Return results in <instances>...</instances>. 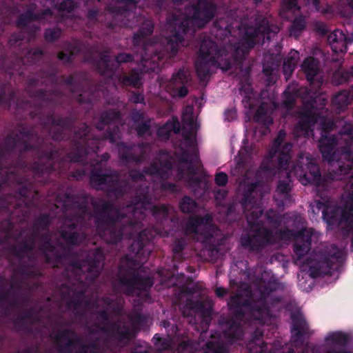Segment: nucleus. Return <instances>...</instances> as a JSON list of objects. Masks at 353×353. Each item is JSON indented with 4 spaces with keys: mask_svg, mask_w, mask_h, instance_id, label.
Segmentation results:
<instances>
[{
    "mask_svg": "<svg viewBox=\"0 0 353 353\" xmlns=\"http://www.w3.org/2000/svg\"><path fill=\"white\" fill-rule=\"evenodd\" d=\"M150 186L139 185L135 190L134 195L131 198L128 205L133 210L132 216L123 213L112 202L110 201H95L87 194L68 195L67 204L65 205L75 213V222L68 224L66 228L60 232V236L66 243L67 249H63L68 253V247L79 245L82 243L85 235L77 231V226L86 228L87 221L90 220L91 213L89 204L93 208L94 224L99 235L108 243L115 245L120 242L123 236L133 239L136 236L130 250L134 254V258L125 255L121 260L122 264L119 268V281L126 287V294L134 295L136 291L146 292L145 297L150 298L149 291L154 285L152 276H142L138 271L137 260L143 261L150 252L146 248V244L152 239L150 231L143 229V221L145 219L143 210L145 205L150 204L152 196L150 194Z\"/></svg>",
    "mask_w": 353,
    "mask_h": 353,
    "instance_id": "1",
    "label": "nucleus"
},
{
    "mask_svg": "<svg viewBox=\"0 0 353 353\" xmlns=\"http://www.w3.org/2000/svg\"><path fill=\"white\" fill-rule=\"evenodd\" d=\"M32 119L37 118L41 123L42 129L39 134V140L42 143L43 150H52L53 155L50 159L40 157L37 150H33L37 160L28 165V172L31 174L32 178L27 176L25 178L31 185H27L30 189L32 188L37 191V196L30 194L28 196H21L23 199L16 201L13 204V208L16 212H20L23 218L27 216L30 208L36 205L39 199V192L35 183L45 185L48 182L49 175L52 172L63 174L67 170L70 163H81L82 166L75 169L71 172L70 176L76 180H81L87 173L84 168L86 156L90 153H96L100 148L101 141L108 140L112 144H117L119 157L125 163H141L145 155V150L143 143H126L117 142L119 137V128L114 125L112 129L108 128L103 134L101 139L94 137L91 133V128L85 123H81L79 127L74 130L72 138V149L66 154L64 159H59V152L56 145L52 143L51 139L60 141L65 139V131L71 132L77 117L70 114L63 117H55L54 114L50 113L44 116L42 108L40 106L36 108L30 112Z\"/></svg>",
    "mask_w": 353,
    "mask_h": 353,
    "instance_id": "2",
    "label": "nucleus"
},
{
    "mask_svg": "<svg viewBox=\"0 0 353 353\" xmlns=\"http://www.w3.org/2000/svg\"><path fill=\"white\" fill-rule=\"evenodd\" d=\"M18 134H8L3 139V144H0V188L2 187L19 185L17 193L21 196H28L32 194L37 196V191L32 188L30 189L27 185H31L25 176L20 173L27 174L28 163L23 155L27 152L37 150L40 157L50 159L53 155L52 150H43L42 141L39 140V134L33 127L20 125ZM14 199L10 194L0 196V211L9 212L10 216L14 213L12 201Z\"/></svg>",
    "mask_w": 353,
    "mask_h": 353,
    "instance_id": "3",
    "label": "nucleus"
},
{
    "mask_svg": "<svg viewBox=\"0 0 353 353\" xmlns=\"http://www.w3.org/2000/svg\"><path fill=\"white\" fill-rule=\"evenodd\" d=\"M277 289L278 283L269 281L261 287L260 297L256 302L245 299L241 294H238L230 297L228 305L232 316L227 319L223 325V336L229 343H234L243 335L241 322L245 316L244 309L250 310L256 319L260 320L269 311L266 303L267 297Z\"/></svg>",
    "mask_w": 353,
    "mask_h": 353,
    "instance_id": "4",
    "label": "nucleus"
},
{
    "mask_svg": "<svg viewBox=\"0 0 353 353\" xmlns=\"http://www.w3.org/2000/svg\"><path fill=\"white\" fill-rule=\"evenodd\" d=\"M217 6L214 0H198L192 6L191 17L180 18L176 14H169L166 18L169 35L162 39L165 51L170 57H174L180 45L184 41V36L190 31L193 23L203 28L215 16Z\"/></svg>",
    "mask_w": 353,
    "mask_h": 353,
    "instance_id": "5",
    "label": "nucleus"
},
{
    "mask_svg": "<svg viewBox=\"0 0 353 353\" xmlns=\"http://www.w3.org/2000/svg\"><path fill=\"white\" fill-rule=\"evenodd\" d=\"M352 132V125L345 126L341 130V134L346 135L349 142L341 148L339 153H336L335 150L337 144L336 136H321L318 146L323 159L330 165L326 179L343 180L347 176L352 177V174H350L353 170Z\"/></svg>",
    "mask_w": 353,
    "mask_h": 353,
    "instance_id": "6",
    "label": "nucleus"
},
{
    "mask_svg": "<svg viewBox=\"0 0 353 353\" xmlns=\"http://www.w3.org/2000/svg\"><path fill=\"white\" fill-rule=\"evenodd\" d=\"M312 236V230L306 228H303L299 232L288 228L279 229L274 232L268 228H261L256 231L254 236H244L243 242L245 245L250 247V252L259 253L269 245L295 239L293 251L296 260L301 261L311 249Z\"/></svg>",
    "mask_w": 353,
    "mask_h": 353,
    "instance_id": "7",
    "label": "nucleus"
},
{
    "mask_svg": "<svg viewBox=\"0 0 353 353\" xmlns=\"http://www.w3.org/2000/svg\"><path fill=\"white\" fill-rule=\"evenodd\" d=\"M227 56L228 51L225 47H219L210 39H203L194 62L196 73L200 81H205L210 78L213 67L229 70L232 64L225 58Z\"/></svg>",
    "mask_w": 353,
    "mask_h": 353,
    "instance_id": "8",
    "label": "nucleus"
},
{
    "mask_svg": "<svg viewBox=\"0 0 353 353\" xmlns=\"http://www.w3.org/2000/svg\"><path fill=\"white\" fill-rule=\"evenodd\" d=\"M277 30H272L269 21L265 18L257 21L254 27H248L233 52L232 57L234 62L238 64L242 63L250 50L255 46L256 43H263L265 39L270 40L271 34H275Z\"/></svg>",
    "mask_w": 353,
    "mask_h": 353,
    "instance_id": "9",
    "label": "nucleus"
},
{
    "mask_svg": "<svg viewBox=\"0 0 353 353\" xmlns=\"http://www.w3.org/2000/svg\"><path fill=\"white\" fill-rule=\"evenodd\" d=\"M90 183L97 190H105L109 194L120 199L131 189L130 183L121 180L116 170L104 172L100 165L92 168L90 173Z\"/></svg>",
    "mask_w": 353,
    "mask_h": 353,
    "instance_id": "10",
    "label": "nucleus"
},
{
    "mask_svg": "<svg viewBox=\"0 0 353 353\" xmlns=\"http://www.w3.org/2000/svg\"><path fill=\"white\" fill-rule=\"evenodd\" d=\"M59 353H104L97 341L81 343V338L72 329H59L54 336Z\"/></svg>",
    "mask_w": 353,
    "mask_h": 353,
    "instance_id": "11",
    "label": "nucleus"
},
{
    "mask_svg": "<svg viewBox=\"0 0 353 353\" xmlns=\"http://www.w3.org/2000/svg\"><path fill=\"white\" fill-rule=\"evenodd\" d=\"M109 50L99 52L94 46H90L84 54L87 62L93 64L98 72L105 76H112L117 68L122 63H132L134 61V56L130 53L119 52L115 57L117 66L111 61Z\"/></svg>",
    "mask_w": 353,
    "mask_h": 353,
    "instance_id": "12",
    "label": "nucleus"
},
{
    "mask_svg": "<svg viewBox=\"0 0 353 353\" xmlns=\"http://www.w3.org/2000/svg\"><path fill=\"white\" fill-rule=\"evenodd\" d=\"M285 130H279L276 139L274 141L272 151L274 154H278L277 165L275 166L272 163L274 155H271L263 160L260 165V170L269 175H275L280 170H288L291 162V150L292 144L285 143L283 147L282 143L285 137Z\"/></svg>",
    "mask_w": 353,
    "mask_h": 353,
    "instance_id": "13",
    "label": "nucleus"
},
{
    "mask_svg": "<svg viewBox=\"0 0 353 353\" xmlns=\"http://www.w3.org/2000/svg\"><path fill=\"white\" fill-rule=\"evenodd\" d=\"M343 263L342 251L335 245H332L328 250L319 256L314 263L310 265V276L315 279L325 275H333L339 270Z\"/></svg>",
    "mask_w": 353,
    "mask_h": 353,
    "instance_id": "14",
    "label": "nucleus"
},
{
    "mask_svg": "<svg viewBox=\"0 0 353 353\" xmlns=\"http://www.w3.org/2000/svg\"><path fill=\"white\" fill-rule=\"evenodd\" d=\"M105 255L101 248L90 250L83 260L74 259L68 264V268L77 274L86 272V280L94 281L103 268Z\"/></svg>",
    "mask_w": 353,
    "mask_h": 353,
    "instance_id": "15",
    "label": "nucleus"
},
{
    "mask_svg": "<svg viewBox=\"0 0 353 353\" xmlns=\"http://www.w3.org/2000/svg\"><path fill=\"white\" fill-rule=\"evenodd\" d=\"M97 319L102 325L101 327L97 325L100 331L114 339L119 345H126L132 339L133 333L130 327L121 323L120 321L112 322L107 310L98 311L97 312Z\"/></svg>",
    "mask_w": 353,
    "mask_h": 353,
    "instance_id": "16",
    "label": "nucleus"
},
{
    "mask_svg": "<svg viewBox=\"0 0 353 353\" xmlns=\"http://www.w3.org/2000/svg\"><path fill=\"white\" fill-rule=\"evenodd\" d=\"M37 5L34 3L28 4L25 11L19 14L15 25L19 29H26L29 38L34 39L40 28L35 24L30 25L34 21L48 22L52 19L54 12L52 9L47 8L37 12Z\"/></svg>",
    "mask_w": 353,
    "mask_h": 353,
    "instance_id": "17",
    "label": "nucleus"
},
{
    "mask_svg": "<svg viewBox=\"0 0 353 353\" xmlns=\"http://www.w3.org/2000/svg\"><path fill=\"white\" fill-rule=\"evenodd\" d=\"M44 51L38 47L29 49L23 57L15 54L12 59H8L7 54L4 52H1L0 69L4 70L12 74L17 72L19 75H23L26 63L29 65L37 64L42 59Z\"/></svg>",
    "mask_w": 353,
    "mask_h": 353,
    "instance_id": "18",
    "label": "nucleus"
},
{
    "mask_svg": "<svg viewBox=\"0 0 353 353\" xmlns=\"http://www.w3.org/2000/svg\"><path fill=\"white\" fill-rule=\"evenodd\" d=\"M305 161L306 163L303 165L301 161L298 160L290 170V172H293L303 185L313 184L319 187L325 183L334 181L326 179L327 174L322 176L319 166L314 159L307 157Z\"/></svg>",
    "mask_w": 353,
    "mask_h": 353,
    "instance_id": "19",
    "label": "nucleus"
},
{
    "mask_svg": "<svg viewBox=\"0 0 353 353\" xmlns=\"http://www.w3.org/2000/svg\"><path fill=\"white\" fill-rule=\"evenodd\" d=\"M42 77L50 79L51 83L56 85H64L68 87L70 92L76 93L81 90V79L83 74L75 71L68 76L64 74L57 76L58 70L56 66L51 65L46 70H43Z\"/></svg>",
    "mask_w": 353,
    "mask_h": 353,
    "instance_id": "20",
    "label": "nucleus"
},
{
    "mask_svg": "<svg viewBox=\"0 0 353 353\" xmlns=\"http://www.w3.org/2000/svg\"><path fill=\"white\" fill-rule=\"evenodd\" d=\"M41 243L39 250L47 264L58 266L68 258V253L65 250H59L57 245L52 242L49 232L40 234Z\"/></svg>",
    "mask_w": 353,
    "mask_h": 353,
    "instance_id": "21",
    "label": "nucleus"
},
{
    "mask_svg": "<svg viewBox=\"0 0 353 353\" xmlns=\"http://www.w3.org/2000/svg\"><path fill=\"white\" fill-rule=\"evenodd\" d=\"M327 102V99L322 95L314 92L312 96H309V98L304 102L300 117L313 126L319 117V113L316 111L323 110Z\"/></svg>",
    "mask_w": 353,
    "mask_h": 353,
    "instance_id": "22",
    "label": "nucleus"
},
{
    "mask_svg": "<svg viewBox=\"0 0 353 353\" xmlns=\"http://www.w3.org/2000/svg\"><path fill=\"white\" fill-rule=\"evenodd\" d=\"M243 213L245 214L247 219L248 225L249 229L243 232L240 238L241 245L245 248L250 251V247L244 245L243 237L246 235L249 236H254L256 231L261 228H265L262 221L259 219L261 218L263 213V210L258 206L256 201L255 205L248 209H243Z\"/></svg>",
    "mask_w": 353,
    "mask_h": 353,
    "instance_id": "23",
    "label": "nucleus"
},
{
    "mask_svg": "<svg viewBox=\"0 0 353 353\" xmlns=\"http://www.w3.org/2000/svg\"><path fill=\"white\" fill-rule=\"evenodd\" d=\"M60 292L63 299H68L67 307L76 311L80 308L82 305L85 290H77L73 285L68 283H62L60 286Z\"/></svg>",
    "mask_w": 353,
    "mask_h": 353,
    "instance_id": "24",
    "label": "nucleus"
},
{
    "mask_svg": "<svg viewBox=\"0 0 353 353\" xmlns=\"http://www.w3.org/2000/svg\"><path fill=\"white\" fill-rule=\"evenodd\" d=\"M327 41L334 53H345L348 45L353 43V34L346 35L342 30H335L327 36Z\"/></svg>",
    "mask_w": 353,
    "mask_h": 353,
    "instance_id": "25",
    "label": "nucleus"
},
{
    "mask_svg": "<svg viewBox=\"0 0 353 353\" xmlns=\"http://www.w3.org/2000/svg\"><path fill=\"white\" fill-rule=\"evenodd\" d=\"M26 257H27L28 263H25L23 261H19L20 263L15 269L14 272L26 279L41 277L42 272L36 268L37 259L33 252L27 254Z\"/></svg>",
    "mask_w": 353,
    "mask_h": 353,
    "instance_id": "26",
    "label": "nucleus"
},
{
    "mask_svg": "<svg viewBox=\"0 0 353 353\" xmlns=\"http://www.w3.org/2000/svg\"><path fill=\"white\" fill-rule=\"evenodd\" d=\"M32 97H34L43 103H46L52 106L61 105L63 93L58 88L47 90L46 89H37L30 93Z\"/></svg>",
    "mask_w": 353,
    "mask_h": 353,
    "instance_id": "27",
    "label": "nucleus"
},
{
    "mask_svg": "<svg viewBox=\"0 0 353 353\" xmlns=\"http://www.w3.org/2000/svg\"><path fill=\"white\" fill-rule=\"evenodd\" d=\"M37 236V234L36 233H32L23 239L19 245H12L10 248V252L19 259V261H23L27 254L34 251Z\"/></svg>",
    "mask_w": 353,
    "mask_h": 353,
    "instance_id": "28",
    "label": "nucleus"
},
{
    "mask_svg": "<svg viewBox=\"0 0 353 353\" xmlns=\"http://www.w3.org/2000/svg\"><path fill=\"white\" fill-rule=\"evenodd\" d=\"M313 93L307 88H300L292 91L288 88L283 92V105L287 109H292L298 98H301L304 104L305 100L309 98V96H312Z\"/></svg>",
    "mask_w": 353,
    "mask_h": 353,
    "instance_id": "29",
    "label": "nucleus"
},
{
    "mask_svg": "<svg viewBox=\"0 0 353 353\" xmlns=\"http://www.w3.org/2000/svg\"><path fill=\"white\" fill-rule=\"evenodd\" d=\"M121 120L122 114L119 110L115 108L105 110L100 113L96 128L102 130L106 125L119 123Z\"/></svg>",
    "mask_w": 353,
    "mask_h": 353,
    "instance_id": "30",
    "label": "nucleus"
},
{
    "mask_svg": "<svg viewBox=\"0 0 353 353\" xmlns=\"http://www.w3.org/2000/svg\"><path fill=\"white\" fill-rule=\"evenodd\" d=\"M179 160L181 163L188 164L187 168V176L197 174V169L195 166V163L199 161V157L196 148H194L192 151L181 148Z\"/></svg>",
    "mask_w": 353,
    "mask_h": 353,
    "instance_id": "31",
    "label": "nucleus"
},
{
    "mask_svg": "<svg viewBox=\"0 0 353 353\" xmlns=\"http://www.w3.org/2000/svg\"><path fill=\"white\" fill-rule=\"evenodd\" d=\"M319 209L323 208L322 215L323 220L330 225H334L339 223L340 210L336 206H331L330 202H317Z\"/></svg>",
    "mask_w": 353,
    "mask_h": 353,
    "instance_id": "32",
    "label": "nucleus"
},
{
    "mask_svg": "<svg viewBox=\"0 0 353 353\" xmlns=\"http://www.w3.org/2000/svg\"><path fill=\"white\" fill-rule=\"evenodd\" d=\"M118 81L123 87H132L139 88L142 83H141V74L137 68L132 69L129 73H123L117 76Z\"/></svg>",
    "mask_w": 353,
    "mask_h": 353,
    "instance_id": "33",
    "label": "nucleus"
},
{
    "mask_svg": "<svg viewBox=\"0 0 353 353\" xmlns=\"http://www.w3.org/2000/svg\"><path fill=\"white\" fill-rule=\"evenodd\" d=\"M263 332L256 330L252 334V339L248 344V353H267L268 343L263 339Z\"/></svg>",
    "mask_w": 353,
    "mask_h": 353,
    "instance_id": "34",
    "label": "nucleus"
},
{
    "mask_svg": "<svg viewBox=\"0 0 353 353\" xmlns=\"http://www.w3.org/2000/svg\"><path fill=\"white\" fill-rule=\"evenodd\" d=\"M319 61L313 57H307L301 64V69L305 74L306 79L312 83L317 75L319 68Z\"/></svg>",
    "mask_w": 353,
    "mask_h": 353,
    "instance_id": "35",
    "label": "nucleus"
},
{
    "mask_svg": "<svg viewBox=\"0 0 353 353\" xmlns=\"http://www.w3.org/2000/svg\"><path fill=\"white\" fill-rule=\"evenodd\" d=\"M257 186V182L248 183L245 186L240 201L242 209H248L255 205L256 199L254 196V193L256 192Z\"/></svg>",
    "mask_w": 353,
    "mask_h": 353,
    "instance_id": "36",
    "label": "nucleus"
},
{
    "mask_svg": "<svg viewBox=\"0 0 353 353\" xmlns=\"http://www.w3.org/2000/svg\"><path fill=\"white\" fill-rule=\"evenodd\" d=\"M211 221V217L209 215H205L204 216H192L186 223L185 229L187 232L196 234L199 233V226L208 224Z\"/></svg>",
    "mask_w": 353,
    "mask_h": 353,
    "instance_id": "37",
    "label": "nucleus"
},
{
    "mask_svg": "<svg viewBox=\"0 0 353 353\" xmlns=\"http://www.w3.org/2000/svg\"><path fill=\"white\" fill-rule=\"evenodd\" d=\"M254 121L265 127H268L272 124L273 119L271 115L268 114V105L265 103H262L256 109L254 115Z\"/></svg>",
    "mask_w": 353,
    "mask_h": 353,
    "instance_id": "38",
    "label": "nucleus"
},
{
    "mask_svg": "<svg viewBox=\"0 0 353 353\" xmlns=\"http://www.w3.org/2000/svg\"><path fill=\"white\" fill-rule=\"evenodd\" d=\"M299 54L297 51L292 52L284 60L283 64V73L286 79H289L298 63Z\"/></svg>",
    "mask_w": 353,
    "mask_h": 353,
    "instance_id": "39",
    "label": "nucleus"
},
{
    "mask_svg": "<svg viewBox=\"0 0 353 353\" xmlns=\"http://www.w3.org/2000/svg\"><path fill=\"white\" fill-rule=\"evenodd\" d=\"M150 212L157 221L163 225V221H166L169 217L170 208L166 204L154 205L151 208Z\"/></svg>",
    "mask_w": 353,
    "mask_h": 353,
    "instance_id": "40",
    "label": "nucleus"
},
{
    "mask_svg": "<svg viewBox=\"0 0 353 353\" xmlns=\"http://www.w3.org/2000/svg\"><path fill=\"white\" fill-rule=\"evenodd\" d=\"M8 85V83H0V106L9 110L15 99L16 93L12 90L6 94Z\"/></svg>",
    "mask_w": 353,
    "mask_h": 353,
    "instance_id": "41",
    "label": "nucleus"
},
{
    "mask_svg": "<svg viewBox=\"0 0 353 353\" xmlns=\"http://www.w3.org/2000/svg\"><path fill=\"white\" fill-rule=\"evenodd\" d=\"M350 102V93L347 90H341L332 98V104L339 112L343 111Z\"/></svg>",
    "mask_w": 353,
    "mask_h": 353,
    "instance_id": "42",
    "label": "nucleus"
},
{
    "mask_svg": "<svg viewBox=\"0 0 353 353\" xmlns=\"http://www.w3.org/2000/svg\"><path fill=\"white\" fill-rule=\"evenodd\" d=\"M306 24L305 17L303 15L296 17L289 29L290 36L297 39L306 28Z\"/></svg>",
    "mask_w": 353,
    "mask_h": 353,
    "instance_id": "43",
    "label": "nucleus"
},
{
    "mask_svg": "<svg viewBox=\"0 0 353 353\" xmlns=\"http://www.w3.org/2000/svg\"><path fill=\"white\" fill-rule=\"evenodd\" d=\"M179 208L183 214H190L196 212L198 204L194 199L189 196H184L179 203Z\"/></svg>",
    "mask_w": 353,
    "mask_h": 353,
    "instance_id": "44",
    "label": "nucleus"
},
{
    "mask_svg": "<svg viewBox=\"0 0 353 353\" xmlns=\"http://www.w3.org/2000/svg\"><path fill=\"white\" fill-rule=\"evenodd\" d=\"M250 68H248V69L245 71L244 77L240 81V91L241 92H243L245 95V98L243 100V103L245 101H246V103L249 102V101L250 100V95L252 94L253 91V89L250 83Z\"/></svg>",
    "mask_w": 353,
    "mask_h": 353,
    "instance_id": "45",
    "label": "nucleus"
},
{
    "mask_svg": "<svg viewBox=\"0 0 353 353\" xmlns=\"http://www.w3.org/2000/svg\"><path fill=\"white\" fill-rule=\"evenodd\" d=\"M46 1L60 11L70 12L77 7L75 0H46Z\"/></svg>",
    "mask_w": 353,
    "mask_h": 353,
    "instance_id": "46",
    "label": "nucleus"
},
{
    "mask_svg": "<svg viewBox=\"0 0 353 353\" xmlns=\"http://www.w3.org/2000/svg\"><path fill=\"white\" fill-rule=\"evenodd\" d=\"M228 347L226 343L220 341H208L205 343L204 353H228Z\"/></svg>",
    "mask_w": 353,
    "mask_h": 353,
    "instance_id": "47",
    "label": "nucleus"
},
{
    "mask_svg": "<svg viewBox=\"0 0 353 353\" xmlns=\"http://www.w3.org/2000/svg\"><path fill=\"white\" fill-rule=\"evenodd\" d=\"M52 219L50 214L44 213L40 214L33 222V229L35 232L39 230H48Z\"/></svg>",
    "mask_w": 353,
    "mask_h": 353,
    "instance_id": "48",
    "label": "nucleus"
},
{
    "mask_svg": "<svg viewBox=\"0 0 353 353\" xmlns=\"http://www.w3.org/2000/svg\"><path fill=\"white\" fill-rule=\"evenodd\" d=\"M33 318V310L29 309L23 314L19 315L14 321L13 324L18 330L26 329L28 321Z\"/></svg>",
    "mask_w": 353,
    "mask_h": 353,
    "instance_id": "49",
    "label": "nucleus"
},
{
    "mask_svg": "<svg viewBox=\"0 0 353 353\" xmlns=\"http://www.w3.org/2000/svg\"><path fill=\"white\" fill-rule=\"evenodd\" d=\"M81 52V48L79 44L74 45L70 49L68 53L63 51H60L57 54L58 59L63 61L64 64L70 63L72 62L74 56Z\"/></svg>",
    "mask_w": 353,
    "mask_h": 353,
    "instance_id": "50",
    "label": "nucleus"
},
{
    "mask_svg": "<svg viewBox=\"0 0 353 353\" xmlns=\"http://www.w3.org/2000/svg\"><path fill=\"white\" fill-rule=\"evenodd\" d=\"M143 172L148 175H155L161 177H163L166 174L163 166L156 162H152L150 165L145 167Z\"/></svg>",
    "mask_w": 353,
    "mask_h": 353,
    "instance_id": "51",
    "label": "nucleus"
},
{
    "mask_svg": "<svg viewBox=\"0 0 353 353\" xmlns=\"http://www.w3.org/2000/svg\"><path fill=\"white\" fill-rule=\"evenodd\" d=\"M151 122L152 120L150 118H147L145 120L142 122L135 125V131L139 137H143L145 135H150L151 134Z\"/></svg>",
    "mask_w": 353,
    "mask_h": 353,
    "instance_id": "52",
    "label": "nucleus"
},
{
    "mask_svg": "<svg viewBox=\"0 0 353 353\" xmlns=\"http://www.w3.org/2000/svg\"><path fill=\"white\" fill-rule=\"evenodd\" d=\"M326 340L331 341L333 343L345 346L347 344L349 339L346 334L343 332H334L330 334Z\"/></svg>",
    "mask_w": 353,
    "mask_h": 353,
    "instance_id": "53",
    "label": "nucleus"
},
{
    "mask_svg": "<svg viewBox=\"0 0 353 353\" xmlns=\"http://www.w3.org/2000/svg\"><path fill=\"white\" fill-rule=\"evenodd\" d=\"M312 126L310 125L307 121H305L301 117L297 123L295 129L297 131V136H307L312 132Z\"/></svg>",
    "mask_w": 353,
    "mask_h": 353,
    "instance_id": "54",
    "label": "nucleus"
},
{
    "mask_svg": "<svg viewBox=\"0 0 353 353\" xmlns=\"http://www.w3.org/2000/svg\"><path fill=\"white\" fill-rule=\"evenodd\" d=\"M335 125L333 120L323 117L320 125L321 130V136L323 134L330 136V133L334 130Z\"/></svg>",
    "mask_w": 353,
    "mask_h": 353,
    "instance_id": "55",
    "label": "nucleus"
},
{
    "mask_svg": "<svg viewBox=\"0 0 353 353\" xmlns=\"http://www.w3.org/2000/svg\"><path fill=\"white\" fill-rule=\"evenodd\" d=\"M61 33L60 28H47L44 33V38L47 42L52 43L60 37Z\"/></svg>",
    "mask_w": 353,
    "mask_h": 353,
    "instance_id": "56",
    "label": "nucleus"
},
{
    "mask_svg": "<svg viewBox=\"0 0 353 353\" xmlns=\"http://www.w3.org/2000/svg\"><path fill=\"white\" fill-rule=\"evenodd\" d=\"M154 29V22L150 19L145 20L141 25L139 31L146 37L152 34Z\"/></svg>",
    "mask_w": 353,
    "mask_h": 353,
    "instance_id": "57",
    "label": "nucleus"
},
{
    "mask_svg": "<svg viewBox=\"0 0 353 353\" xmlns=\"http://www.w3.org/2000/svg\"><path fill=\"white\" fill-rule=\"evenodd\" d=\"M25 39L24 33L22 32L12 34L8 40L10 48L19 46Z\"/></svg>",
    "mask_w": 353,
    "mask_h": 353,
    "instance_id": "58",
    "label": "nucleus"
},
{
    "mask_svg": "<svg viewBox=\"0 0 353 353\" xmlns=\"http://www.w3.org/2000/svg\"><path fill=\"white\" fill-rule=\"evenodd\" d=\"M145 36L142 34L141 32L139 30L134 33L132 39V43L134 47H142L143 51L145 52L146 50V43H145Z\"/></svg>",
    "mask_w": 353,
    "mask_h": 353,
    "instance_id": "59",
    "label": "nucleus"
},
{
    "mask_svg": "<svg viewBox=\"0 0 353 353\" xmlns=\"http://www.w3.org/2000/svg\"><path fill=\"white\" fill-rule=\"evenodd\" d=\"M214 25L219 30H222L224 31V36L228 37L229 35H232V31L234 29V26L232 23H228L225 22L223 19H220L214 22Z\"/></svg>",
    "mask_w": 353,
    "mask_h": 353,
    "instance_id": "60",
    "label": "nucleus"
},
{
    "mask_svg": "<svg viewBox=\"0 0 353 353\" xmlns=\"http://www.w3.org/2000/svg\"><path fill=\"white\" fill-rule=\"evenodd\" d=\"M265 217L270 223L274 225L276 227H279L282 222V218L279 214L272 210L267 211Z\"/></svg>",
    "mask_w": 353,
    "mask_h": 353,
    "instance_id": "61",
    "label": "nucleus"
},
{
    "mask_svg": "<svg viewBox=\"0 0 353 353\" xmlns=\"http://www.w3.org/2000/svg\"><path fill=\"white\" fill-rule=\"evenodd\" d=\"M129 101L133 103L145 105V96L142 92L131 91L129 92Z\"/></svg>",
    "mask_w": 353,
    "mask_h": 353,
    "instance_id": "62",
    "label": "nucleus"
},
{
    "mask_svg": "<svg viewBox=\"0 0 353 353\" xmlns=\"http://www.w3.org/2000/svg\"><path fill=\"white\" fill-rule=\"evenodd\" d=\"M186 181L189 187L192 188L194 191H196L201 187L202 179L201 177L196 176V174L187 176Z\"/></svg>",
    "mask_w": 353,
    "mask_h": 353,
    "instance_id": "63",
    "label": "nucleus"
},
{
    "mask_svg": "<svg viewBox=\"0 0 353 353\" xmlns=\"http://www.w3.org/2000/svg\"><path fill=\"white\" fill-rule=\"evenodd\" d=\"M152 341L154 345L159 347L162 350H165L169 347L168 341L166 339L162 338L159 334H156L153 336Z\"/></svg>",
    "mask_w": 353,
    "mask_h": 353,
    "instance_id": "64",
    "label": "nucleus"
}]
</instances>
